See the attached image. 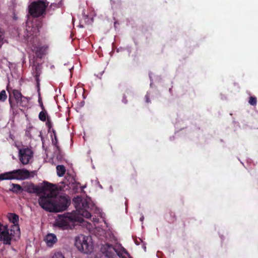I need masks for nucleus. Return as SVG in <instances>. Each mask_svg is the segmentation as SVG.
<instances>
[{"mask_svg":"<svg viewBox=\"0 0 258 258\" xmlns=\"http://www.w3.org/2000/svg\"><path fill=\"white\" fill-rule=\"evenodd\" d=\"M7 90L9 93V102L11 108L16 110L19 107L27 106L29 102V98L22 95L21 92L16 89H10L7 86Z\"/></svg>","mask_w":258,"mask_h":258,"instance_id":"f257e3e1","label":"nucleus"},{"mask_svg":"<svg viewBox=\"0 0 258 258\" xmlns=\"http://www.w3.org/2000/svg\"><path fill=\"white\" fill-rule=\"evenodd\" d=\"M54 186L53 190H47L50 193L46 195V192L41 195L38 200V203L40 206L46 211L50 212H55L56 211V206H55V196L53 195L52 191L54 190Z\"/></svg>","mask_w":258,"mask_h":258,"instance_id":"f03ea898","label":"nucleus"},{"mask_svg":"<svg viewBox=\"0 0 258 258\" xmlns=\"http://www.w3.org/2000/svg\"><path fill=\"white\" fill-rule=\"evenodd\" d=\"M76 217L72 213H68L59 215L56 219L54 225L62 230L72 229Z\"/></svg>","mask_w":258,"mask_h":258,"instance_id":"7ed1b4c3","label":"nucleus"},{"mask_svg":"<svg viewBox=\"0 0 258 258\" xmlns=\"http://www.w3.org/2000/svg\"><path fill=\"white\" fill-rule=\"evenodd\" d=\"M48 4L46 0L33 2L29 6V13L33 17H39L45 13Z\"/></svg>","mask_w":258,"mask_h":258,"instance_id":"20e7f679","label":"nucleus"},{"mask_svg":"<svg viewBox=\"0 0 258 258\" xmlns=\"http://www.w3.org/2000/svg\"><path fill=\"white\" fill-rule=\"evenodd\" d=\"M30 177V172L26 169H16L12 171L0 174V180H24Z\"/></svg>","mask_w":258,"mask_h":258,"instance_id":"39448f33","label":"nucleus"},{"mask_svg":"<svg viewBox=\"0 0 258 258\" xmlns=\"http://www.w3.org/2000/svg\"><path fill=\"white\" fill-rule=\"evenodd\" d=\"M73 203L79 215L88 219L91 218V213L88 211L89 204L86 199L78 196L73 199Z\"/></svg>","mask_w":258,"mask_h":258,"instance_id":"423d86ee","label":"nucleus"},{"mask_svg":"<svg viewBox=\"0 0 258 258\" xmlns=\"http://www.w3.org/2000/svg\"><path fill=\"white\" fill-rule=\"evenodd\" d=\"M88 236L80 235L76 237L75 245L81 252L84 253H91L93 250V244Z\"/></svg>","mask_w":258,"mask_h":258,"instance_id":"0eeeda50","label":"nucleus"},{"mask_svg":"<svg viewBox=\"0 0 258 258\" xmlns=\"http://www.w3.org/2000/svg\"><path fill=\"white\" fill-rule=\"evenodd\" d=\"M53 184L46 181H44L41 186L35 185L34 183H30L24 186L23 190L29 194H35L39 196L47 190H53Z\"/></svg>","mask_w":258,"mask_h":258,"instance_id":"6e6552de","label":"nucleus"},{"mask_svg":"<svg viewBox=\"0 0 258 258\" xmlns=\"http://www.w3.org/2000/svg\"><path fill=\"white\" fill-rule=\"evenodd\" d=\"M102 253L107 258H114L117 255L120 258H126L124 252L118 251L112 244L106 243L101 247Z\"/></svg>","mask_w":258,"mask_h":258,"instance_id":"1a4fd4ad","label":"nucleus"},{"mask_svg":"<svg viewBox=\"0 0 258 258\" xmlns=\"http://www.w3.org/2000/svg\"><path fill=\"white\" fill-rule=\"evenodd\" d=\"M70 203L71 200L68 197L64 196H55V206H56V211L55 212L66 210Z\"/></svg>","mask_w":258,"mask_h":258,"instance_id":"9d476101","label":"nucleus"},{"mask_svg":"<svg viewBox=\"0 0 258 258\" xmlns=\"http://www.w3.org/2000/svg\"><path fill=\"white\" fill-rule=\"evenodd\" d=\"M15 231L10 230L8 227H6L3 230V231L0 234V240L3 241V243L5 245H10L12 239L16 240V237H20L16 235L15 233Z\"/></svg>","mask_w":258,"mask_h":258,"instance_id":"9b49d317","label":"nucleus"},{"mask_svg":"<svg viewBox=\"0 0 258 258\" xmlns=\"http://www.w3.org/2000/svg\"><path fill=\"white\" fill-rule=\"evenodd\" d=\"M33 155V152L28 148H22L19 150V159L23 165H27L29 163Z\"/></svg>","mask_w":258,"mask_h":258,"instance_id":"f8f14e48","label":"nucleus"},{"mask_svg":"<svg viewBox=\"0 0 258 258\" xmlns=\"http://www.w3.org/2000/svg\"><path fill=\"white\" fill-rule=\"evenodd\" d=\"M9 219L10 221L13 224L11 226L12 231H15V233L18 236H20V230L18 225L19 216L14 213H10L9 215Z\"/></svg>","mask_w":258,"mask_h":258,"instance_id":"ddd939ff","label":"nucleus"},{"mask_svg":"<svg viewBox=\"0 0 258 258\" xmlns=\"http://www.w3.org/2000/svg\"><path fill=\"white\" fill-rule=\"evenodd\" d=\"M57 239L55 235L52 233L48 234L45 238L46 244L49 247L52 246L57 242Z\"/></svg>","mask_w":258,"mask_h":258,"instance_id":"4468645a","label":"nucleus"},{"mask_svg":"<svg viewBox=\"0 0 258 258\" xmlns=\"http://www.w3.org/2000/svg\"><path fill=\"white\" fill-rule=\"evenodd\" d=\"M32 51L35 53L37 57L41 58L44 54L43 48L39 44H32Z\"/></svg>","mask_w":258,"mask_h":258,"instance_id":"2eb2a0df","label":"nucleus"},{"mask_svg":"<svg viewBox=\"0 0 258 258\" xmlns=\"http://www.w3.org/2000/svg\"><path fill=\"white\" fill-rule=\"evenodd\" d=\"M11 186L12 188L10 189V190L13 192L18 194L23 190V187L18 184L12 183Z\"/></svg>","mask_w":258,"mask_h":258,"instance_id":"dca6fc26","label":"nucleus"},{"mask_svg":"<svg viewBox=\"0 0 258 258\" xmlns=\"http://www.w3.org/2000/svg\"><path fill=\"white\" fill-rule=\"evenodd\" d=\"M41 73V68L39 64H37L35 66V71L34 72V76L36 80L38 82L39 81V78Z\"/></svg>","mask_w":258,"mask_h":258,"instance_id":"f3484780","label":"nucleus"},{"mask_svg":"<svg viewBox=\"0 0 258 258\" xmlns=\"http://www.w3.org/2000/svg\"><path fill=\"white\" fill-rule=\"evenodd\" d=\"M51 132L52 133L53 136L54 137V140L52 139V144L56 147L57 151L58 152H59L60 151V149L59 146L57 145V144H58V140H57V139L56 132H55V131L54 129H52V132Z\"/></svg>","mask_w":258,"mask_h":258,"instance_id":"a211bd4d","label":"nucleus"},{"mask_svg":"<svg viewBox=\"0 0 258 258\" xmlns=\"http://www.w3.org/2000/svg\"><path fill=\"white\" fill-rule=\"evenodd\" d=\"M57 175L59 177L63 176L66 172L65 167L62 165H59L56 166Z\"/></svg>","mask_w":258,"mask_h":258,"instance_id":"6ab92c4d","label":"nucleus"},{"mask_svg":"<svg viewBox=\"0 0 258 258\" xmlns=\"http://www.w3.org/2000/svg\"><path fill=\"white\" fill-rule=\"evenodd\" d=\"M47 116H49L47 111L44 109V110H42L40 111L38 115V118L39 120L42 121H45L47 120Z\"/></svg>","mask_w":258,"mask_h":258,"instance_id":"aec40b11","label":"nucleus"},{"mask_svg":"<svg viewBox=\"0 0 258 258\" xmlns=\"http://www.w3.org/2000/svg\"><path fill=\"white\" fill-rule=\"evenodd\" d=\"M45 125L48 127V132L50 133L52 132V123L51 121L50 117L47 116V120L45 121Z\"/></svg>","mask_w":258,"mask_h":258,"instance_id":"412c9836","label":"nucleus"},{"mask_svg":"<svg viewBox=\"0 0 258 258\" xmlns=\"http://www.w3.org/2000/svg\"><path fill=\"white\" fill-rule=\"evenodd\" d=\"M7 99V95L5 90H3L0 92V101L5 102Z\"/></svg>","mask_w":258,"mask_h":258,"instance_id":"4be33fe9","label":"nucleus"},{"mask_svg":"<svg viewBox=\"0 0 258 258\" xmlns=\"http://www.w3.org/2000/svg\"><path fill=\"white\" fill-rule=\"evenodd\" d=\"M248 103L252 106H255L257 103V99L255 96H250L249 98Z\"/></svg>","mask_w":258,"mask_h":258,"instance_id":"5701e85b","label":"nucleus"},{"mask_svg":"<svg viewBox=\"0 0 258 258\" xmlns=\"http://www.w3.org/2000/svg\"><path fill=\"white\" fill-rule=\"evenodd\" d=\"M51 258H65V257L61 252L57 251L53 253Z\"/></svg>","mask_w":258,"mask_h":258,"instance_id":"b1692460","label":"nucleus"},{"mask_svg":"<svg viewBox=\"0 0 258 258\" xmlns=\"http://www.w3.org/2000/svg\"><path fill=\"white\" fill-rule=\"evenodd\" d=\"M38 102H39V105H40L41 108L42 109V110H44L45 107H44V106L43 105V102H42V100L41 98L40 97V94H39Z\"/></svg>","mask_w":258,"mask_h":258,"instance_id":"393cba45","label":"nucleus"},{"mask_svg":"<svg viewBox=\"0 0 258 258\" xmlns=\"http://www.w3.org/2000/svg\"><path fill=\"white\" fill-rule=\"evenodd\" d=\"M6 227H8L7 225H3V224H1V223L0 222V234H1V233H2V232L3 231V230Z\"/></svg>","mask_w":258,"mask_h":258,"instance_id":"a878e982","label":"nucleus"},{"mask_svg":"<svg viewBox=\"0 0 258 258\" xmlns=\"http://www.w3.org/2000/svg\"><path fill=\"white\" fill-rule=\"evenodd\" d=\"M123 252H124V255L126 258H132L129 255L128 252L125 250L124 248L123 249Z\"/></svg>","mask_w":258,"mask_h":258,"instance_id":"bb28decb","label":"nucleus"},{"mask_svg":"<svg viewBox=\"0 0 258 258\" xmlns=\"http://www.w3.org/2000/svg\"><path fill=\"white\" fill-rule=\"evenodd\" d=\"M122 101L124 104H126L127 103V100L126 99V97L124 95L123 96V98H122Z\"/></svg>","mask_w":258,"mask_h":258,"instance_id":"cd10ccee","label":"nucleus"},{"mask_svg":"<svg viewBox=\"0 0 258 258\" xmlns=\"http://www.w3.org/2000/svg\"><path fill=\"white\" fill-rule=\"evenodd\" d=\"M32 38H33V39H36V37H35L33 36V37H32Z\"/></svg>","mask_w":258,"mask_h":258,"instance_id":"c85d7f7f","label":"nucleus"},{"mask_svg":"<svg viewBox=\"0 0 258 258\" xmlns=\"http://www.w3.org/2000/svg\"><path fill=\"white\" fill-rule=\"evenodd\" d=\"M146 101H147V102H149V99H147Z\"/></svg>","mask_w":258,"mask_h":258,"instance_id":"c756f323","label":"nucleus"},{"mask_svg":"<svg viewBox=\"0 0 258 258\" xmlns=\"http://www.w3.org/2000/svg\"><path fill=\"white\" fill-rule=\"evenodd\" d=\"M143 219H144V217H142V218H141V220H142Z\"/></svg>","mask_w":258,"mask_h":258,"instance_id":"7c9ffc66","label":"nucleus"}]
</instances>
